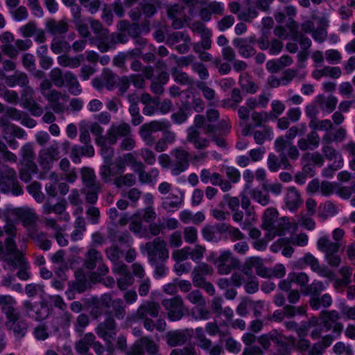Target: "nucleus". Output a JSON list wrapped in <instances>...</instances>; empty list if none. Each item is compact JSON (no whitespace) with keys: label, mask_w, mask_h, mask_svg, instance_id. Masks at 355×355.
<instances>
[{"label":"nucleus","mask_w":355,"mask_h":355,"mask_svg":"<svg viewBox=\"0 0 355 355\" xmlns=\"http://www.w3.org/2000/svg\"><path fill=\"white\" fill-rule=\"evenodd\" d=\"M278 216V212L276 209L270 207L268 208L262 218V227L267 231L265 237L268 240H272L277 236L285 234L286 230L288 228V219L282 218V223L278 226H275V223Z\"/></svg>","instance_id":"f257e3e1"},{"label":"nucleus","mask_w":355,"mask_h":355,"mask_svg":"<svg viewBox=\"0 0 355 355\" xmlns=\"http://www.w3.org/2000/svg\"><path fill=\"white\" fill-rule=\"evenodd\" d=\"M150 264L164 263L168 258V250L166 243L160 237L155 238L153 241L148 242L144 246Z\"/></svg>","instance_id":"f03ea898"},{"label":"nucleus","mask_w":355,"mask_h":355,"mask_svg":"<svg viewBox=\"0 0 355 355\" xmlns=\"http://www.w3.org/2000/svg\"><path fill=\"white\" fill-rule=\"evenodd\" d=\"M170 125V122L167 120L152 121L141 125L139 128V134L145 144L151 146L155 143V138L153 134L168 129Z\"/></svg>","instance_id":"7ed1b4c3"},{"label":"nucleus","mask_w":355,"mask_h":355,"mask_svg":"<svg viewBox=\"0 0 355 355\" xmlns=\"http://www.w3.org/2000/svg\"><path fill=\"white\" fill-rule=\"evenodd\" d=\"M209 258L216 266L218 272L222 275L229 274L238 264L237 259L233 257L230 251H223L218 257L213 252Z\"/></svg>","instance_id":"20e7f679"},{"label":"nucleus","mask_w":355,"mask_h":355,"mask_svg":"<svg viewBox=\"0 0 355 355\" xmlns=\"http://www.w3.org/2000/svg\"><path fill=\"white\" fill-rule=\"evenodd\" d=\"M3 310L7 318V329L12 330L18 338L24 337L26 334L27 325L24 321L19 320L18 312L13 307H8L7 309L3 308Z\"/></svg>","instance_id":"39448f33"},{"label":"nucleus","mask_w":355,"mask_h":355,"mask_svg":"<svg viewBox=\"0 0 355 355\" xmlns=\"http://www.w3.org/2000/svg\"><path fill=\"white\" fill-rule=\"evenodd\" d=\"M275 149L281 154L282 162L287 168L290 166L285 155H283L284 152L286 150L288 157L293 160H296L300 157V152L297 147L293 145L291 141L284 139L283 137H277L275 141Z\"/></svg>","instance_id":"423d86ee"},{"label":"nucleus","mask_w":355,"mask_h":355,"mask_svg":"<svg viewBox=\"0 0 355 355\" xmlns=\"http://www.w3.org/2000/svg\"><path fill=\"white\" fill-rule=\"evenodd\" d=\"M171 153L173 157L171 172L173 175H178L189 168V153L181 147L174 148Z\"/></svg>","instance_id":"0eeeda50"},{"label":"nucleus","mask_w":355,"mask_h":355,"mask_svg":"<svg viewBox=\"0 0 355 355\" xmlns=\"http://www.w3.org/2000/svg\"><path fill=\"white\" fill-rule=\"evenodd\" d=\"M5 233L8 235L5 241L6 250L9 254H15L18 259L19 265L24 263L22 254L17 250L14 237L16 235L15 225L8 218H6V225L3 227Z\"/></svg>","instance_id":"6e6552de"},{"label":"nucleus","mask_w":355,"mask_h":355,"mask_svg":"<svg viewBox=\"0 0 355 355\" xmlns=\"http://www.w3.org/2000/svg\"><path fill=\"white\" fill-rule=\"evenodd\" d=\"M162 304L167 311L168 317L171 320L176 321L181 319L185 309L183 300L180 296L164 300Z\"/></svg>","instance_id":"1a4fd4ad"},{"label":"nucleus","mask_w":355,"mask_h":355,"mask_svg":"<svg viewBox=\"0 0 355 355\" xmlns=\"http://www.w3.org/2000/svg\"><path fill=\"white\" fill-rule=\"evenodd\" d=\"M130 132L131 128L128 123L125 122L112 123L107 130L104 139L109 144L113 145L117 142L119 137L128 136Z\"/></svg>","instance_id":"9d476101"},{"label":"nucleus","mask_w":355,"mask_h":355,"mask_svg":"<svg viewBox=\"0 0 355 355\" xmlns=\"http://www.w3.org/2000/svg\"><path fill=\"white\" fill-rule=\"evenodd\" d=\"M339 318L340 315L336 311L322 312L320 319L324 331L332 329L333 332L339 336L343 329V325L338 322Z\"/></svg>","instance_id":"9b49d317"},{"label":"nucleus","mask_w":355,"mask_h":355,"mask_svg":"<svg viewBox=\"0 0 355 355\" xmlns=\"http://www.w3.org/2000/svg\"><path fill=\"white\" fill-rule=\"evenodd\" d=\"M113 271L120 275V277L117 279V285L120 290H126L134 283V277L130 274L126 265L123 263H116L114 266Z\"/></svg>","instance_id":"f8f14e48"},{"label":"nucleus","mask_w":355,"mask_h":355,"mask_svg":"<svg viewBox=\"0 0 355 355\" xmlns=\"http://www.w3.org/2000/svg\"><path fill=\"white\" fill-rule=\"evenodd\" d=\"M255 37L250 36L245 38H236L234 40L233 44L237 49L239 53L244 58H250L255 54L253 45Z\"/></svg>","instance_id":"ddd939ff"},{"label":"nucleus","mask_w":355,"mask_h":355,"mask_svg":"<svg viewBox=\"0 0 355 355\" xmlns=\"http://www.w3.org/2000/svg\"><path fill=\"white\" fill-rule=\"evenodd\" d=\"M144 350L150 354H155L158 351V346L153 340L144 337L135 343L130 355H143Z\"/></svg>","instance_id":"4468645a"},{"label":"nucleus","mask_w":355,"mask_h":355,"mask_svg":"<svg viewBox=\"0 0 355 355\" xmlns=\"http://www.w3.org/2000/svg\"><path fill=\"white\" fill-rule=\"evenodd\" d=\"M59 158V151L57 146H51L42 150L39 154V163L44 169H49L53 162Z\"/></svg>","instance_id":"2eb2a0df"},{"label":"nucleus","mask_w":355,"mask_h":355,"mask_svg":"<svg viewBox=\"0 0 355 355\" xmlns=\"http://www.w3.org/2000/svg\"><path fill=\"white\" fill-rule=\"evenodd\" d=\"M254 268L257 274L261 277H269L270 272L263 266L262 259L259 257L248 258L244 266L243 272L246 275H250L252 270Z\"/></svg>","instance_id":"dca6fc26"},{"label":"nucleus","mask_w":355,"mask_h":355,"mask_svg":"<svg viewBox=\"0 0 355 355\" xmlns=\"http://www.w3.org/2000/svg\"><path fill=\"white\" fill-rule=\"evenodd\" d=\"M115 322L112 317H108L103 322L98 324L96 329L97 335L105 340L110 342L115 336Z\"/></svg>","instance_id":"f3484780"},{"label":"nucleus","mask_w":355,"mask_h":355,"mask_svg":"<svg viewBox=\"0 0 355 355\" xmlns=\"http://www.w3.org/2000/svg\"><path fill=\"white\" fill-rule=\"evenodd\" d=\"M24 311L31 318L36 320L44 319L46 315V309L42 305L25 301L23 306Z\"/></svg>","instance_id":"a211bd4d"},{"label":"nucleus","mask_w":355,"mask_h":355,"mask_svg":"<svg viewBox=\"0 0 355 355\" xmlns=\"http://www.w3.org/2000/svg\"><path fill=\"white\" fill-rule=\"evenodd\" d=\"M284 201L286 207L291 211L297 209L302 202L299 191L293 187L288 188Z\"/></svg>","instance_id":"6ab92c4d"},{"label":"nucleus","mask_w":355,"mask_h":355,"mask_svg":"<svg viewBox=\"0 0 355 355\" xmlns=\"http://www.w3.org/2000/svg\"><path fill=\"white\" fill-rule=\"evenodd\" d=\"M159 306L153 302H146L141 304L137 310L136 315L138 318L144 319L148 315L157 317L159 313Z\"/></svg>","instance_id":"aec40b11"},{"label":"nucleus","mask_w":355,"mask_h":355,"mask_svg":"<svg viewBox=\"0 0 355 355\" xmlns=\"http://www.w3.org/2000/svg\"><path fill=\"white\" fill-rule=\"evenodd\" d=\"M342 74L341 69L339 67L324 66L320 69H315L313 71L311 76L315 80H320L322 77L329 76L332 78H338Z\"/></svg>","instance_id":"412c9836"},{"label":"nucleus","mask_w":355,"mask_h":355,"mask_svg":"<svg viewBox=\"0 0 355 355\" xmlns=\"http://www.w3.org/2000/svg\"><path fill=\"white\" fill-rule=\"evenodd\" d=\"M221 227L220 224L215 225H206L202 229V235L205 240L209 242H218L221 239Z\"/></svg>","instance_id":"4be33fe9"},{"label":"nucleus","mask_w":355,"mask_h":355,"mask_svg":"<svg viewBox=\"0 0 355 355\" xmlns=\"http://www.w3.org/2000/svg\"><path fill=\"white\" fill-rule=\"evenodd\" d=\"M187 140L192 143L194 147L198 150H202L208 147L209 141L205 138L200 137V132L193 127L188 129Z\"/></svg>","instance_id":"5701e85b"},{"label":"nucleus","mask_w":355,"mask_h":355,"mask_svg":"<svg viewBox=\"0 0 355 355\" xmlns=\"http://www.w3.org/2000/svg\"><path fill=\"white\" fill-rule=\"evenodd\" d=\"M64 85L68 87L70 94L78 96L82 92L81 86L76 76L71 71L64 73Z\"/></svg>","instance_id":"b1692460"},{"label":"nucleus","mask_w":355,"mask_h":355,"mask_svg":"<svg viewBox=\"0 0 355 355\" xmlns=\"http://www.w3.org/2000/svg\"><path fill=\"white\" fill-rule=\"evenodd\" d=\"M183 201V193L178 191L177 193H171L168 196L162 198V207L164 209L171 210L173 208H179Z\"/></svg>","instance_id":"393cba45"},{"label":"nucleus","mask_w":355,"mask_h":355,"mask_svg":"<svg viewBox=\"0 0 355 355\" xmlns=\"http://www.w3.org/2000/svg\"><path fill=\"white\" fill-rule=\"evenodd\" d=\"M316 101L322 111L331 113L336 107L338 98L334 96L325 97L322 95H319L316 98Z\"/></svg>","instance_id":"a878e982"},{"label":"nucleus","mask_w":355,"mask_h":355,"mask_svg":"<svg viewBox=\"0 0 355 355\" xmlns=\"http://www.w3.org/2000/svg\"><path fill=\"white\" fill-rule=\"evenodd\" d=\"M83 60V55H79L75 57L62 55L58 57V63L60 66L72 69L78 68Z\"/></svg>","instance_id":"bb28decb"},{"label":"nucleus","mask_w":355,"mask_h":355,"mask_svg":"<svg viewBox=\"0 0 355 355\" xmlns=\"http://www.w3.org/2000/svg\"><path fill=\"white\" fill-rule=\"evenodd\" d=\"M338 213V206L331 201H326L324 203L320 204L319 206L318 216L323 220H326L329 217H332Z\"/></svg>","instance_id":"cd10ccee"},{"label":"nucleus","mask_w":355,"mask_h":355,"mask_svg":"<svg viewBox=\"0 0 355 355\" xmlns=\"http://www.w3.org/2000/svg\"><path fill=\"white\" fill-rule=\"evenodd\" d=\"M317 246L319 250L327 254L331 252H338L340 248V243L332 242L328 236H324L318 240Z\"/></svg>","instance_id":"c85d7f7f"},{"label":"nucleus","mask_w":355,"mask_h":355,"mask_svg":"<svg viewBox=\"0 0 355 355\" xmlns=\"http://www.w3.org/2000/svg\"><path fill=\"white\" fill-rule=\"evenodd\" d=\"M21 155L23 162H26V164H29L30 170L32 172H36L37 166L33 162L35 155L33 153V146L28 143L21 148Z\"/></svg>","instance_id":"c756f323"},{"label":"nucleus","mask_w":355,"mask_h":355,"mask_svg":"<svg viewBox=\"0 0 355 355\" xmlns=\"http://www.w3.org/2000/svg\"><path fill=\"white\" fill-rule=\"evenodd\" d=\"M123 173V166H118L116 164V171H111V163L107 162L105 163L101 167L100 169V175L101 179L105 182H108L111 180L112 176H115L117 175H121Z\"/></svg>","instance_id":"7c9ffc66"},{"label":"nucleus","mask_w":355,"mask_h":355,"mask_svg":"<svg viewBox=\"0 0 355 355\" xmlns=\"http://www.w3.org/2000/svg\"><path fill=\"white\" fill-rule=\"evenodd\" d=\"M44 96L51 103V107L55 112H62L64 110V105L59 103L61 94L55 89L49 91Z\"/></svg>","instance_id":"2f4dec72"},{"label":"nucleus","mask_w":355,"mask_h":355,"mask_svg":"<svg viewBox=\"0 0 355 355\" xmlns=\"http://www.w3.org/2000/svg\"><path fill=\"white\" fill-rule=\"evenodd\" d=\"M16 180V173L12 168L5 165L0 167V184L15 185Z\"/></svg>","instance_id":"473e14b6"},{"label":"nucleus","mask_w":355,"mask_h":355,"mask_svg":"<svg viewBox=\"0 0 355 355\" xmlns=\"http://www.w3.org/2000/svg\"><path fill=\"white\" fill-rule=\"evenodd\" d=\"M95 340V336L92 334H86L84 337L76 343L75 348L77 352L80 354H86L90 346Z\"/></svg>","instance_id":"72a5a7b5"},{"label":"nucleus","mask_w":355,"mask_h":355,"mask_svg":"<svg viewBox=\"0 0 355 355\" xmlns=\"http://www.w3.org/2000/svg\"><path fill=\"white\" fill-rule=\"evenodd\" d=\"M6 83L10 87L16 85L25 87L28 83V79L26 74L17 71L12 76L6 77Z\"/></svg>","instance_id":"f704fd0d"},{"label":"nucleus","mask_w":355,"mask_h":355,"mask_svg":"<svg viewBox=\"0 0 355 355\" xmlns=\"http://www.w3.org/2000/svg\"><path fill=\"white\" fill-rule=\"evenodd\" d=\"M12 214L21 220L25 225H30L36 220L35 214L31 209L18 208L14 209Z\"/></svg>","instance_id":"c9c22d12"},{"label":"nucleus","mask_w":355,"mask_h":355,"mask_svg":"<svg viewBox=\"0 0 355 355\" xmlns=\"http://www.w3.org/2000/svg\"><path fill=\"white\" fill-rule=\"evenodd\" d=\"M82 180L87 188H94L98 189L100 185L96 180L94 171L89 168H83L81 171Z\"/></svg>","instance_id":"e433bc0d"},{"label":"nucleus","mask_w":355,"mask_h":355,"mask_svg":"<svg viewBox=\"0 0 355 355\" xmlns=\"http://www.w3.org/2000/svg\"><path fill=\"white\" fill-rule=\"evenodd\" d=\"M101 253L95 249H90L87 254L85 266L87 268L92 270L101 263Z\"/></svg>","instance_id":"4c0bfd02"},{"label":"nucleus","mask_w":355,"mask_h":355,"mask_svg":"<svg viewBox=\"0 0 355 355\" xmlns=\"http://www.w3.org/2000/svg\"><path fill=\"white\" fill-rule=\"evenodd\" d=\"M279 340L280 334L275 330H272L268 334H263L258 338V342L265 349H268L270 347L271 341L279 343Z\"/></svg>","instance_id":"58836bf2"},{"label":"nucleus","mask_w":355,"mask_h":355,"mask_svg":"<svg viewBox=\"0 0 355 355\" xmlns=\"http://www.w3.org/2000/svg\"><path fill=\"white\" fill-rule=\"evenodd\" d=\"M322 150L324 157L327 159H335V170H338L342 166L343 160L341 156L334 148H333L331 146L327 145L322 148Z\"/></svg>","instance_id":"ea45409f"},{"label":"nucleus","mask_w":355,"mask_h":355,"mask_svg":"<svg viewBox=\"0 0 355 355\" xmlns=\"http://www.w3.org/2000/svg\"><path fill=\"white\" fill-rule=\"evenodd\" d=\"M48 30L55 35L66 33L68 31V24L64 21L52 20L46 23Z\"/></svg>","instance_id":"a19ab883"},{"label":"nucleus","mask_w":355,"mask_h":355,"mask_svg":"<svg viewBox=\"0 0 355 355\" xmlns=\"http://www.w3.org/2000/svg\"><path fill=\"white\" fill-rule=\"evenodd\" d=\"M239 83L241 87L248 93L254 94L257 89V85L252 80L247 73H243L240 76Z\"/></svg>","instance_id":"79ce46f5"},{"label":"nucleus","mask_w":355,"mask_h":355,"mask_svg":"<svg viewBox=\"0 0 355 355\" xmlns=\"http://www.w3.org/2000/svg\"><path fill=\"white\" fill-rule=\"evenodd\" d=\"M0 127L3 133V137L6 140L12 137L16 125L11 123L6 116L0 117Z\"/></svg>","instance_id":"37998d69"},{"label":"nucleus","mask_w":355,"mask_h":355,"mask_svg":"<svg viewBox=\"0 0 355 355\" xmlns=\"http://www.w3.org/2000/svg\"><path fill=\"white\" fill-rule=\"evenodd\" d=\"M51 49L55 54L68 53L71 49V45L64 40L54 39L52 41Z\"/></svg>","instance_id":"c03bdc74"},{"label":"nucleus","mask_w":355,"mask_h":355,"mask_svg":"<svg viewBox=\"0 0 355 355\" xmlns=\"http://www.w3.org/2000/svg\"><path fill=\"white\" fill-rule=\"evenodd\" d=\"M249 193L251 198L257 201L258 203L263 206H266L270 202L269 195L266 193H263L262 191L257 189H250Z\"/></svg>","instance_id":"a18cd8bd"},{"label":"nucleus","mask_w":355,"mask_h":355,"mask_svg":"<svg viewBox=\"0 0 355 355\" xmlns=\"http://www.w3.org/2000/svg\"><path fill=\"white\" fill-rule=\"evenodd\" d=\"M166 337L167 343L171 347L183 345L186 340L184 334L178 331L169 332Z\"/></svg>","instance_id":"49530a36"},{"label":"nucleus","mask_w":355,"mask_h":355,"mask_svg":"<svg viewBox=\"0 0 355 355\" xmlns=\"http://www.w3.org/2000/svg\"><path fill=\"white\" fill-rule=\"evenodd\" d=\"M102 80L107 89L111 90L115 86L119 77L108 69H104L102 75Z\"/></svg>","instance_id":"de8ad7c7"},{"label":"nucleus","mask_w":355,"mask_h":355,"mask_svg":"<svg viewBox=\"0 0 355 355\" xmlns=\"http://www.w3.org/2000/svg\"><path fill=\"white\" fill-rule=\"evenodd\" d=\"M136 182V177L132 173H127L124 175H119L114 180V184L117 187H131Z\"/></svg>","instance_id":"09e8293b"},{"label":"nucleus","mask_w":355,"mask_h":355,"mask_svg":"<svg viewBox=\"0 0 355 355\" xmlns=\"http://www.w3.org/2000/svg\"><path fill=\"white\" fill-rule=\"evenodd\" d=\"M255 142L257 144H262L266 139H272V130L269 127H265L263 130H257L253 134Z\"/></svg>","instance_id":"8fccbe9b"},{"label":"nucleus","mask_w":355,"mask_h":355,"mask_svg":"<svg viewBox=\"0 0 355 355\" xmlns=\"http://www.w3.org/2000/svg\"><path fill=\"white\" fill-rule=\"evenodd\" d=\"M104 138L97 139V144L101 146V153L105 159V163L110 162L114 155V149L105 145Z\"/></svg>","instance_id":"3c124183"},{"label":"nucleus","mask_w":355,"mask_h":355,"mask_svg":"<svg viewBox=\"0 0 355 355\" xmlns=\"http://www.w3.org/2000/svg\"><path fill=\"white\" fill-rule=\"evenodd\" d=\"M49 76L56 87H62L64 86V73L60 68H53L50 71Z\"/></svg>","instance_id":"603ef678"},{"label":"nucleus","mask_w":355,"mask_h":355,"mask_svg":"<svg viewBox=\"0 0 355 355\" xmlns=\"http://www.w3.org/2000/svg\"><path fill=\"white\" fill-rule=\"evenodd\" d=\"M137 159V153H128L124 154L123 156L118 157L116 161V164L118 166H123V172L125 171V167L127 165L131 166Z\"/></svg>","instance_id":"864d4df0"},{"label":"nucleus","mask_w":355,"mask_h":355,"mask_svg":"<svg viewBox=\"0 0 355 355\" xmlns=\"http://www.w3.org/2000/svg\"><path fill=\"white\" fill-rule=\"evenodd\" d=\"M183 235L187 243L193 244L198 241V230L193 226L186 227L183 230Z\"/></svg>","instance_id":"5fc2aeb1"},{"label":"nucleus","mask_w":355,"mask_h":355,"mask_svg":"<svg viewBox=\"0 0 355 355\" xmlns=\"http://www.w3.org/2000/svg\"><path fill=\"white\" fill-rule=\"evenodd\" d=\"M113 309L115 317L117 319H123L125 314L123 302L120 299L114 300L111 302L110 305Z\"/></svg>","instance_id":"6e6d98bb"},{"label":"nucleus","mask_w":355,"mask_h":355,"mask_svg":"<svg viewBox=\"0 0 355 355\" xmlns=\"http://www.w3.org/2000/svg\"><path fill=\"white\" fill-rule=\"evenodd\" d=\"M338 184L328 181H322L320 183V193L326 197L330 196L336 193Z\"/></svg>","instance_id":"4d7b16f0"},{"label":"nucleus","mask_w":355,"mask_h":355,"mask_svg":"<svg viewBox=\"0 0 355 355\" xmlns=\"http://www.w3.org/2000/svg\"><path fill=\"white\" fill-rule=\"evenodd\" d=\"M187 299L193 304H196L200 306H205L206 304V301L202 297L200 292L198 290H194L190 292L187 296Z\"/></svg>","instance_id":"13d9d810"},{"label":"nucleus","mask_w":355,"mask_h":355,"mask_svg":"<svg viewBox=\"0 0 355 355\" xmlns=\"http://www.w3.org/2000/svg\"><path fill=\"white\" fill-rule=\"evenodd\" d=\"M159 175V171L157 168H152L149 172L144 171L139 174V178L142 183H150L156 180Z\"/></svg>","instance_id":"bf43d9fd"},{"label":"nucleus","mask_w":355,"mask_h":355,"mask_svg":"<svg viewBox=\"0 0 355 355\" xmlns=\"http://www.w3.org/2000/svg\"><path fill=\"white\" fill-rule=\"evenodd\" d=\"M206 251L205 246L201 245H196L193 249L190 248L189 257L195 262H199L203 258Z\"/></svg>","instance_id":"052dcab7"},{"label":"nucleus","mask_w":355,"mask_h":355,"mask_svg":"<svg viewBox=\"0 0 355 355\" xmlns=\"http://www.w3.org/2000/svg\"><path fill=\"white\" fill-rule=\"evenodd\" d=\"M54 213L60 216V219L68 221L70 218L69 214L66 211V202L60 201L54 205Z\"/></svg>","instance_id":"680f3d73"},{"label":"nucleus","mask_w":355,"mask_h":355,"mask_svg":"<svg viewBox=\"0 0 355 355\" xmlns=\"http://www.w3.org/2000/svg\"><path fill=\"white\" fill-rule=\"evenodd\" d=\"M190 248L184 247L183 248L175 250L172 253V258L177 262L187 260L189 257Z\"/></svg>","instance_id":"e2e57ef3"},{"label":"nucleus","mask_w":355,"mask_h":355,"mask_svg":"<svg viewBox=\"0 0 355 355\" xmlns=\"http://www.w3.org/2000/svg\"><path fill=\"white\" fill-rule=\"evenodd\" d=\"M302 260L304 263L309 266L313 271H320L319 261L313 254L306 253Z\"/></svg>","instance_id":"0e129e2a"},{"label":"nucleus","mask_w":355,"mask_h":355,"mask_svg":"<svg viewBox=\"0 0 355 355\" xmlns=\"http://www.w3.org/2000/svg\"><path fill=\"white\" fill-rule=\"evenodd\" d=\"M140 155L144 162L148 165H153L156 162L155 154L148 148H141L140 151Z\"/></svg>","instance_id":"69168bd1"},{"label":"nucleus","mask_w":355,"mask_h":355,"mask_svg":"<svg viewBox=\"0 0 355 355\" xmlns=\"http://www.w3.org/2000/svg\"><path fill=\"white\" fill-rule=\"evenodd\" d=\"M33 333L36 339L40 340H44L49 336L48 327L45 324H40L35 327Z\"/></svg>","instance_id":"338daca9"},{"label":"nucleus","mask_w":355,"mask_h":355,"mask_svg":"<svg viewBox=\"0 0 355 355\" xmlns=\"http://www.w3.org/2000/svg\"><path fill=\"white\" fill-rule=\"evenodd\" d=\"M225 174L230 181L232 183H237L241 179L240 171L235 167H225Z\"/></svg>","instance_id":"774afa93"}]
</instances>
